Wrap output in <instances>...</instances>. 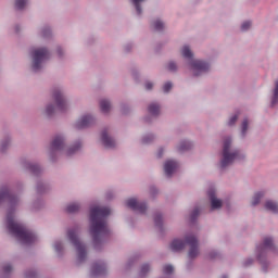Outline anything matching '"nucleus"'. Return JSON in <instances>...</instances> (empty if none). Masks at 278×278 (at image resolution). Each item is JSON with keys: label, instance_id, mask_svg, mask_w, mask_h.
<instances>
[{"label": "nucleus", "instance_id": "1", "mask_svg": "<svg viewBox=\"0 0 278 278\" xmlns=\"http://www.w3.org/2000/svg\"><path fill=\"white\" fill-rule=\"evenodd\" d=\"M111 213L112 211L109 207L103 206H94L90 210V233L93 238L94 249L110 236V228H108L105 218Z\"/></svg>", "mask_w": 278, "mask_h": 278}, {"label": "nucleus", "instance_id": "2", "mask_svg": "<svg viewBox=\"0 0 278 278\" xmlns=\"http://www.w3.org/2000/svg\"><path fill=\"white\" fill-rule=\"evenodd\" d=\"M7 223L10 233L17 238L22 244H34V242H36V235H34L29 229H26L23 224L16 223L12 212L8 213Z\"/></svg>", "mask_w": 278, "mask_h": 278}, {"label": "nucleus", "instance_id": "3", "mask_svg": "<svg viewBox=\"0 0 278 278\" xmlns=\"http://www.w3.org/2000/svg\"><path fill=\"white\" fill-rule=\"evenodd\" d=\"M186 244L190 247L188 257L190 260H194L199 255V240L194 235H187L185 237V241H181L179 239H174L169 245V249L177 253V251H181L186 248Z\"/></svg>", "mask_w": 278, "mask_h": 278}, {"label": "nucleus", "instance_id": "4", "mask_svg": "<svg viewBox=\"0 0 278 278\" xmlns=\"http://www.w3.org/2000/svg\"><path fill=\"white\" fill-rule=\"evenodd\" d=\"M230 148H231V138H226L224 141L223 159L220 161L222 168H227L229 164H233V161L240 157V152L238 151L229 152Z\"/></svg>", "mask_w": 278, "mask_h": 278}, {"label": "nucleus", "instance_id": "5", "mask_svg": "<svg viewBox=\"0 0 278 278\" xmlns=\"http://www.w3.org/2000/svg\"><path fill=\"white\" fill-rule=\"evenodd\" d=\"M78 230L77 228L70 229L67 231V237L70 242L73 243L77 253H78V262H84L86 260V245L79 242V238H77Z\"/></svg>", "mask_w": 278, "mask_h": 278}, {"label": "nucleus", "instance_id": "6", "mask_svg": "<svg viewBox=\"0 0 278 278\" xmlns=\"http://www.w3.org/2000/svg\"><path fill=\"white\" fill-rule=\"evenodd\" d=\"M49 60V50L47 48L36 49L33 51V71H40L42 62Z\"/></svg>", "mask_w": 278, "mask_h": 278}, {"label": "nucleus", "instance_id": "7", "mask_svg": "<svg viewBox=\"0 0 278 278\" xmlns=\"http://www.w3.org/2000/svg\"><path fill=\"white\" fill-rule=\"evenodd\" d=\"M190 65L195 77H199V75H202V73H207V71H210V64H207L205 61L194 60L191 61Z\"/></svg>", "mask_w": 278, "mask_h": 278}, {"label": "nucleus", "instance_id": "8", "mask_svg": "<svg viewBox=\"0 0 278 278\" xmlns=\"http://www.w3.org/2000/svg\"><path fill=\"white\" fill-rule=\"evenodd\" d=\"M258 251V260L262 262V257H264V254L268 251H275V243H273V239L270 237H265L263 240V243L257 247Z\"/></svg>", "mask_w": 278, "mask_h": 278}, {"label": "nucleus", "instance_id": "9", "mask_svg": "<svg viewBox=\"0 0 278 278\" xmlns=\"http://www.w3.org/2000/svg\"><path fill=\"white\" fill-rule=\"evenodd\" d=\"M3 201H7L11 207H14L18 203V198L10 194L8 188H4L0 191V203H3Z\"/></svg>", "mask_w": 278, "mask_h": 278}, {"label": "nucleus", "instance_id": "10", "mask_svg": "<svg viewBox=\"0 0 278 278\" xmlns=\"http://www.w3.org/2000/svg\"><path fill=\"white\" fill-rule=\"evenodd\" d=\"M127 207L134 210V212H139V214H144L147 212V204L143 202H138V200L130 198L126 201Z\"/></svg>", "mask_w": 278, "mask_h": 278}, {"label": "nucleus", "instance_id": "11", "mask_svg": "<svg viewBox=\"0 0 278 278\" xmlns=\"http://www.w3.org/2000/svg\"><path fill=\"white\" fill-rule=\"evenodd\" d=\"M53 99L56 103V110L59 112H66V108H68V105L66 104V100H64V96H62V91L54 90Z\"/></svg>", "mask_w": 278, "mask_h": 278}, {"label": "nucleus", "instance_id": "12", "mask_svg": "<svg viewBox=\"0 0 278 278\" xmlns=\"http://www.w3.org/2000/svg\"><path fill=\"white\" fill-rule=\"evenodd\" d=\"M94 123V118L90 115H85L76 123V129H85V127H90Z\"/></svg>", "mask_w": 278, "mask_h": 278}, {"label": "nucleus", "instance_id": "13", "mask_svg": "<svg viewBox=\"0 0 278 278\" xmlns=\"http://www.w3.org/2000/svg\"><path fill=\"white\" fill-rule=\"evenodd\" d=\"M179 164L176 161H167L164 165V172L167 177H170L177 170Z\"/></svg>", "mask_w": 278, "mask_h": 278}, {"label": "nucleus", "instance_id": "14", "mask_svg": "<svg viewBox=\"0 0 278 278\" xmlns=\"http://www.w3.org/2000/svg\"><path fill=\"white\" fill-rule=\"evenodd\" d=\"M91 275L92 277H103V275H105V264L103 263L93 264Z\"/></svg>", "mask_w": 278, "mask_h": 278}, {"label": "nucleus", "instance_id": "15", "mask_svg": "<svg viewBox=\"0 0 278 278\" xmlns=\"http://www.w3.org/2000/svg\"><path fill=\"white\" fill-rule=\"evenodd\" d=\"M101 138L102 143L104 144V147H106V149H114V147H116V141H114L112 137L108 136V131H102Z\"/></svg>", "mask_w": 278, "mask_h": 278}, {"label": "nucleus", "instance_id": "16", "mask_svg": "<svg viewBox=\"0 0 278 278\" xmlns=\"http://www.w3.org/2000/svg\"><path fill=\"white\" fill-rule=\"evenodd\" d=\"M208 197L211 199L212 210H220V207H223V201L216 198V193H214V191H208Z\"/></svg>", "mask_w": 278, "mask_h": 278}, {"label": "nucleus", "instance_id": "17", "mask_svg": "<svg viewBox=\"0 0 278 278\" xmlns=\"http://www.w3.org/2000/svg\"><path fill=\"white\" fill-rule=\"evenodd\" d=\"M51 149L52 151H62V149H64V138H62V136L54 137Z\"/></svg>", "mask_w": 278, "mask_h": 278}, {"label": "nucleus", "instance_id": "18", "mask_svg": "<svg viewBox=\"0 0 278 278\" xmlns=\"http://www.w3.org/2000/svg\"><path fill=\"white\" fill-rule=\"evenodd\" d=\"M265 210L273 212V214H278V204L269 200L265 203Z\"/></svg>", "mask_w": 278, "mask_h": 278}, {"label": "nucleus", "instance_id": "19", "mask_svg": "<svg viewBox=\"0 0 278 278\" xmlns=\"http://www.w3.org/2000/svg\"><path fill=\"white\" fill-rule=\"evenodd\" d=\"M100 108H101V112H103L104 114H108V112L112 110V104L108 100H101Z\"/></svg>", "mask_w": 278, "mask_h": 278}, {"label": "nucleus", "instance_id": "20", "mask_svg": "<svg viewBox=\"0 0 278 278\" xmlns=\"http://www.w3.org/2000/svg\"><path fill=\"white\" fill-rule=\"evenodd\" d=\"M148 112L150 114H152V116H157V114H160V104L157 103H151L149 106H148Z\"/></svg>", "mask_w": 278, "mask_h": 278}, {"label": "nucleus", "instance_id": "21", "mask_svg": "<svg viewBox=\"0 0 278 278\" xmlns=\"http://www.w3.org/2000/svg\"><path fill=\"white\" fill-rule=\"evenodd\" d=\"M75 212H79L78 203H72V204L67 205V207H66L67 214H75Z\"/></svg>", "mask_w": 278, "mask_h": 278}, {"label": "nucleus", "instance_id": "22", "mask_svg": "<svg viewBox=\"0 0 278 278\" xmlns=\"http://www.w3.org/2000/svg\"><path fill=\"white\" fill-rule=\"evenodd\" d=\"M152 27L155 29V31H162L164 29V23H162L160 20H156L152 23Z\"/></svg>", "mask_w": 278, "mask_h": 278}, {"label": "nucleus", "instance_id": "23", "mask_svg": "<svg viewBox=\"0 0 278 278\" xmlns=\"http://www.w3.org/2000/svg\"><path fill=\"white\" fill-rule=\"evenodd\" d=\"M181 53L187 60H192V51L190 50V47L185 46L181 50Z\"/></svg>", "mask_w": 278, "mask_h": 278}, {"label": "nucleus", "instance_id": "24", "mask_svg": "<svg viewBox=\"0 0 278 278\" xmlns=\"http://www.w3.org/2000/svg\"><path fill=\"white\" fill-rule=\"evenodd\" d=\"M278 103V80L275 83L274 97L271 100V105H277Z\"/></svg>", "mask_w": 278, "mask_h": 278}, {"label": "nucleus", "instance_id": "25", "mask_svg": "<svg viewBox=\"0 0 278 278\" xmlns=\"http://www.w3.org/2000/svg\"><path fill=\"white\" fill-rule=\"evenodd\" d=\"M262 197H264L263 192L255 193L252 200V205H258L260 201L262 200Z\"/></svg>", "mask_w": 278, "mask_h": 278}, {"label": "nucleus", "instance_id": "26", "mask_svg": "<svg viewBox=\"0 0 278 278\" xmlns=\"http://www.w3.org/2000/svg\"><path fill=\"white\" fill-rule=\"evenodd\" d=\"M27 5V0H15L16 10H23Z\"/></svg>", "mask_w": 278, "mask_h": 278}, {"label": "nucleus", "instance_id": "27", "mask_svg": "<svg viewBox=\"0 0 278 278\" xmlns=\"http://www.w3.org/2000/svg\"><path fill=\"white\" fill-rule=\"evenodd\" d=\"M144 0H132V3L137 10L138 14H142V7H140V3H142Z\"/></svg>", "mask_w": 278, "mask_h": 278}, {"label": "nucleus", "instance_id": "28", "mask_svg": "<svg viewBox=\"0 0 278 278\" xmlns=\"http://www.w3.org/2000/svg\"><path fill=\"white\" fill-rule=\"evenodd\" d=\"M80 147H81V143H76V146L68 149L67 155H73L75 151H79Z\"/></svg>", "mask_w": 278, "mask_h": 278}, {"label": "nucleus", "instance_id": "29", "mask_svg": "<svg viewBox=\"0 0 278 278\" xmlns=\"http://www.w3.org/2000/svg\"><path fill=\"white\" fill-rule=\"evenodd\" d=\"M178 149L179 151H188V149H190V142L184 141L182 143H180Z\"/></svg>", "mask_w": 278, "mask_h": 278}, {"label": "nucleus", "instance_id": "30", "mask_svg": "<svg viewBox=\"0 0 278 278\" xmlns=\"http://www.w3.org/2000/svg\"><path fill=\"white\" fill-rule=\"evenodd\" d=\"M173 270H175V268H173L172 265H165V266L163 267V273H164L165 275H170V274H173Z\"/></svg>", "mask_w": 278, "mask_h": 278}, {"label": "nucleus", "instance_id": "31", "mask_svg": "<svg viewBox=\"0 0 278 278\" xmlns=\"http://www.w3.org/2000/svg\"><path fill=\"white\" fill-rule=\"evenodd\" d=\"M28 168L31 173H34V175H38V172L40 170L39 165H29Z\"/></svg>", "mask_w": 278, "mask_h": 278}, {"label": "nucleus", "instance_id": "32", "mask_svg": "<svg viewBox=\"0 0 278 278\" xmlns=\"http://www.w3.org/2000/svg\"><path fill=\"white\" fill-rule=\"evenodd\" d=\"M154 223L156 227H160V225H162V215L160 214L155 215Z\"/></svg>", "mask_w": 278, "mask_h": 278}, {"label": "nucleus", "instance_id": "33", "mask_svg": "<svg viewBox=\"0 0 278 278\" xmlns=\"http://www.w3.org/2000/svg\"><path fill=\"white\" fill-rule=\"evenodd\" d=\"M173 88V83H165L163 86L164 92H170V89Z\"/></svg>", "mask_w": 278, "mask_h": 278}, {"label": "nucleus", "instance_id": "34", "mask_svg": "<svg viewBox=\"0 0 278 278\" xmlns=\"http://www.w3.org/2000/svg\"><path fill=\"white\" fill-rule=\"evenodd\" d=\"M150 270L149 264H144L141 266V275H147Z\"/></svg>", "mask_w": 278, "mask_h": 278}, {"label": "nucleus", "instance_id": "35", "mask_svg": "<svg viewBox=\"0 0 278 278\" xmlns=\"http://www.w3.org/2000/svg\"><path fill=\"white\" fill-rule=\"evenodd\" d=\"M46 112H47L48 116H51V114H53V112H55V106L48 105L46 109Z\"/></svg>", "mask_w": 278, "mask_h": 278}, {"label": "nucleus", "instance_id": "36", "mask_svg": "<svg viewBox=\"0 0 278 278\" xmlns=\"http://www.w3.org/2000/svg\"><path fill=\"white\" fill-rule=\"evenodd\" d=\"M167 68L168 71H177V64H175V62H169Z\"/></svg>", "mask_w": 278, "mask_h": 278}, {"label": "nucleus", "instance_id": "37", "mask_svg": "<svg viewBox=\"0 0 278 278\" xmlns=\"http://www.w3.org/2000/svg\"><path fill=\"white\" fill-rule=\"evenodd\" d=\"M54 249H55L56 253H61V251L63 249L62 243L61 242H56L54 244Z\"/></svg>", "mask_w": 278, "mask_h": 278}, {"label": "nucleus", "instance_id": "38", "mask_svg": "<svg viewBox=\"0 0 278 278\" xmlns=\"http://www.w3.org/2000/svg\"><path fill=\"white\" fill-rule=\"evenodd\" d=\"M200 214V211L199 208H195L192 214H191V220H194L197 218V216H199Z\"/></svg>", "mask_w": 278, "mask_h": 278}, {"label": "nucleus", "instance_id": "39", "mask_svg": "<svg viewBox=\"0 0 278 278\" xmlns=\"http://www.w3.org/2000/svg\"><path fill=\"white\" fill-rule=\"evenodd\" d=\"M236 121H238V115H233L229 122H228V125H235L236 124Z\"/></svg>", "mask_w": 278, "mask_h": 278}, {"label": "nucleus", "instance_id": "40", "mask_svg": "<svg viewBox=\"0 0 278 278\" xmlns=\"http://www.w3.org/2000/svg\"><path fill=\"white\" fill-rule=\"evenodd\" d=\"M3 271L4 273H12V265H4Z\"/></svg>", "mask_w": 278, "mask_h": 278}, {"label": "nucleus", "instance_id": "41", "mask_svg": "<svg viewBox=\"0 0 278 278\" xmlns=\"http://www.w3.org/2000/svg\"><path fill=\"white\" fill-rule=\"evenodd\" d=\"M151 140H153V136L144 137V138H143V143H144V144H149V142H151Z\"/></svg>", "mask_w": 278, "mask_h": 278}, {"label": "nucleus", "instance_id": "42", "mask_svg": "<svg viewBox=\"0 0 278 278\" xmlns=\"http://www.w3.org/2000/svg\"><path fill=\"white\" fill-rule=\"evenodd\" d=\"M153 89V83H146V90H152Z\"/></svg>", "mask_w": 278, "mask_h": 278}, {"label": "nucleus", "instance_id": "43", "mask_svg": "<svg viewBox=\"0 0 278 278\" xmlns=\"http://www.w3.org/2000/svg\"><path fill=\"white\" fill-rule=\"evenodd\" d=\"M251 28V22L247 21L244 23V29H250Z\"/></svg>", "mask_w": 278, "mask_h": 278}, {"label": "nucleus", "instance_id": "44", "mask_svg": "<svg viewBox=\"0 0 278 278\" xmlns=\"http://www.w3.org/2000/svg\"><path fill=\"white\" fill-rule=\"evenodd\" d=\"M251 264H253V260H247L245 261V266H251Z\"/></svg>", "mask_w": 278, "mask_h": 278}, {"label": "nucleus", "instance_id": "45", "mask_svg": "<svg viewBox=\"0 0 278 278\" xmlns=\"http://www.w3.org/2000/svg\"><path fill=\"white\" fill-rule=\"evenodd\" d=\"M26 277L27 278H34V277H36V274H33V275L26 274Z\"/></svg>", "mask_w": 278, "mask_h": 278}, {"label": "nucleus", "instance_id": "46", "mask_svg": "<svg viewBox=\"0 0 278 278\" xmlns=\"http://www.w3.org/2000/svg\"><path fill=\"white\" fill-rule=\"evenodd\" d=\"M58 53H59V55H62V49L61 48L58 49Z\"/></svg>", "mask_w": 278, "mask_h": 278}, {"label": "nucleus", "instance_id": "47", "mask_svg": "<svg viewBox=\"0 0 278 278\" xmlns=\"http://www.w3.org/2000/svg\"><path fill=\"white\" fill-rule=\"evenodd\" d=\"M1 151H5V146L4 144H2Z\"/></svg>", "mask_w": 278, "mask_h": 278}, {"label": "nucleus", "instance_id": "48", "mask_svg": "<svg viewBox=\"0 0 278 278\" xmlns=\"http://www.w3.org/2000/svg\"><path fill=\"white\" fill-rule=\"evenodd\" d=\"M241 130L244 131V123H242Z\"/></svg>", "mask_w": 278, "mask_h": 278}, {"label": "nucleus", "instance_id": "49", "mask_svg": "<svg viewBox=\"0 0 278 278\" xmlns=\"http://www.w3.org/2000/svg\"><path fill=\"white\" fill-rule=\"evenodd\" d=\"M247 125H248V122L245 121V122H244V129H247Z\"/></svg>", "mask_w": 278, "mask_h": 278}, {"label": "nucleus", "instance_id": "50", "mask_svg": "<svg viewBox=\"0 0 278 278\" xmlns=\"http://www.w3.org/2000/svg\"><path fill=\"white\" fill-rule=\"evenodd\" d=\"M43 36H47V31H43Z\"/></svg>", "mask_w": 278, "mask_h": 278}, {"label": "nucleus", "instance_id": "51", "mask_svg": "<svg viewBox=\"0 0 278 278\" xmlns=\"http://www.w3.org/2000/svg\"><path fill=\"white\" fill-rule=\"evenodd\" d=\"M159 157H162V153H159Z\"/></svg>", "mask_w": 278, "mask_h": 278}, {"label": "nucleus", "instance_id": "52", "mask_svg": "<svg viewBox=\"0 0 278 278\" xmlns=\"http://www.w3.org/2000/svg\"><path fill=\"white\" fill-rule=\"evenodd\" d=\"M222 278H227V276H223Z\"/></svg>", "mask_w": 278, "mask_h": 278}]
</instances>
